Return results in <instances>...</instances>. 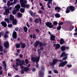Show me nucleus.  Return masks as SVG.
Returning a JSON list of instances; mask_svg holds the SVG:
<instances>
[{"mask_svg": "<svg viewBox=\"0 0 77 77\" xmlns=\"http://www.w3.org/2000/svg\"><path fill=\"white\" fill-rule=\"evenodd\" d=\"M38 45L40 46V50L42 51L44 50V48L42 47V46L45 47L46 46V43L45 42L42 43L41 42H39V41H36L35 42V45H34V47H37L38 46Z\"/></svg>", "mask_w": 77, "mask_h": 77, "instance_id": "f257e3e1", "label": "nucleus"}, {"mask_svg": "<svg viewBox=\"0 0 77 77\" xmlns=\"http://www.w3.org/2000/svg\"><path fill=\"white\" fill-rule=\"evenodd\" d=\"M58 62H63V60H59L57 59H54L52 63H49L50 66H53V67L55 65H56Z\"/></svg>", "mask_w": 77, "mask_h": 77, "instance_id": "f03ea898", "label": "nucleus"}, {"mask_svg": "<svg viewBox=\"0 0 77 77\" xmlns=\"http://www.w3.org/2000/svg\"><path fill=\"white\" fill-rule=\"evenodd\" d=\"M15 10H14L12 11V14L14 15H15L17 14V11H19L20 9L21 8V7L19 4L15 6Z\"/></svg>", "mask_w": 77, "mask_h": 77, "instance_id": "7ed1b4c3", "label": "nucleus"}, {"mask_svg": "<svg viewBox=\"0 0 77 77\" xmlns=\"http://www.w3.org/2000/svg\"><path fill=\"white\" fill-rule=\"evenodd\" d=\"M68 54L65 53V52H63L61 53V54L60 55V57H62L64 56V57H63L62 59V60H63H63H66L67 59V56H68Z\"/></svg>", "mask_w": 77, "mask_h": 77, "instance_id": "20e7f679", "label": "nucleus"}, {"mask_svg": "<svg viewBox=\"0 0 77 77\" xmlns=\"http://www.w3.org/2000/svg\"><path fill=\"white\" fill-rule=\"evenodd\" d=\"M31 60H32L33 62H36L35 63L36 64V65L35 66L36 68H38L39 67V65H38V63L39 62V60L31 58Z\"/></svg>", "mask_w": 77, "mask_h": 77, "instance_id": "39448f33", "label": "nucleus"}, {"mask_svg": "<svg viewBox=\"0 0 77 77\" xmlns=\"http://www.w3.org/2000/svg\"><path fill=\"white\" fill-rule=\"evenodd\" d=\"M62 62L60 63V64H59L58 66V67H62V68H63V67H64V66L66 65L67 63H68V62H67V61H66Z\"/></svg>", "mask_w": 77, "mask_h": 77, "instance_id": "423d86ee", "label": "nucleus"}, {"mask_svg": "<svg viewBox=\"0 0 77 77\" xmlns=\"http://www.w3.org/2000/svg\"><path fill=\"white\" fill-rule=\"evenodd\" d=\"M45 25L47 27H49V28H53V27L54 26V25H53L52 24V23L49 22H47L45 23Z\"/></svg>", "mask_w": 77, "mask_h": 77, "instance_id": "0eeeda50", "label": "nucleus"}, {"mask_svg": "<svg viewBox=\"0 0 77 77\" xmlns=\"http://www.w3.org/2000/svg\"><path fill=\"white\" fill-rule=\"evenodd\" d=\"M21 7L23 8L25 5L27 4V1L25 0H20Z\"/></svg>", "mask_w": 77, "mask_h": 77, "instance_id": "6e6552de", "label": "nucleus"}, {"mask_svg": "<svg viewBox=\"0 0 77 77\" xmlns=\"http://www.w3.org/2000/svg\"><path fill=\"white\" fill-rule=\"evenodd\" d=\"M16 64L15 65L14 64L13 65V68H14V69H15V70H18L17 68H18V66L20 65V64H19L18 62H16Z\"/></svg>", "mask_w": 77, "mask_h": 77, "instance_id": "1a4fd4ad", "label": "nucleus"}, {"mask_svg": "<svg viewBox=\"0 0 77 77\" xmlns=\"http://www.w3.org/2000/svg\"><path fill=\"white\" fill-rule=\"evenodd\" d=\"M12 36L13 39H17V33L16 32L14 31L13 32Z\"/></svg>", "mask_w": 77, "mask_h": 77, "instance_id": "9d476101", "label": "nucleus"}, {"mask_svg": "<svg viewBox=\"0 0 77 77\" xmlns=\"http://www.w3.org/2000/svg\"><path fill=\"white\" fill-rule=\"evenodd\" d=\"M55 10L56 11V12H57L58 13L60 12V11L62 10V8H60L59 7L57 6L54 8Z\"/></svg>", "mask_w": 77, "mask_h": 77, "instance_id": "9b49d317", "label": "nucleus"}, {"mask_svg": "<svg viewBox=\"0 0 77 77\" xmlns=\"http://www.w3.org/2000/svg\"><path fill=\"white\" fill-rule=\"evenodd\" d=\"M38 74L40 77H43L44 76V73L42 70H40L39 71Z\"/></svg>", "mask_w": 77, "mask_h": 77, "instance_id": "f8f14e48", "label": "nucleus"}, {"mask_svg": "<svg viewBox=\"0 0 77 77\" xmlns=\"http://www.w3.org/2000/svg\"><path fill=\"white\" fill-rule=\"evenodd\" d=\"M68 7L71 12H73V11H74L75 9V7H74L73 6L71 5L70 6H68Z\"/></svg>", "mask_w": 77, "mask_h": 77, "instance_id": "ddd939ff", "label": "nucleus"}, {"mask_svg": "<svg viewBox=\"0 0 77 77\" xmlns=\"http://www.w3.org/2000/svg\"><path fill=\"white\" fill-rule=\"evenodd\" d=\"M4 46L6 48H9V43L8 42H5L4 43Z\"/></svg>", "mask_w": 77, "mask_h": 77, "instance_id": "4468645a", "label": "nucleus"}, {"mask_svg": "<svg viewBox=\"0 0 77 77\" xmlns=\"http://www.w3.org/2000/svg\"><path fill=\"white\" fill-rule=\"evenodd\" d=\"M50 39L51 41H56V39H55V36L53 35H51Z\"/></svg>", "mask_w": 77, "mask_h": 77, "instance_id": "2eb2a0df", "label": "nucleus"}, {"mask_svg": "<svg viewBox=\"0 0 77 77\" xmlns=\"http://www.w3.org/2000/svg\"><path fill=\"white\" fill-rule=\"evenodd\" d=\"M41 51H40V52H38V57L35 58L34 57H32L31 58H32L33 59H38L40 60V54H41Z\"/></svg>", "mask_w": 77, "mask_h": 77, "instance_id": "dca6fc26", "label": "nucleus"}, {"mask_svg": "<svg viewBox=\"0 0 77 77\" xmlns=\"http://www.w3.org/2000/svg\"><path fill=\"white\" fill-rule=\"evenodd\" d=\"M59 42L61 45H62L63 44H65V41L62 38H60V40H59Z\"/></svg>", "mask_w": 77, "mask_h": 77, "instance_id": "f3484780", "label": "nucleus"}, {"mask_svg": "<svg viewBox=\"0 0 77 77\" xmlns=\"http://www.w3.org/2000/svg\"><path fill=\"white\" fill-rule=\"evenodd\" d=\"M60 49L62 51H65L66 50V47L63 46L60 47Z\"/></svg>", "mask_w": 77, "mask_h": 77, "instance_id": "a211bd4d", "label": "nucleus"}, {"mask_svg": "<svg viewBox=\"0 0 77 77\" xmlns=\"http://www.w3.org/2000/svg\"><path fill=\"white\" fill-rule=\"evenodd\" d=\"M12 21V23L13 25H15L16 26V25L17 24V19H15Z\"/></svg>", "mask_w": 77, "mask_h": 77, "instance_id": "6ab92c4d", "label": "nucleus"}, {"mask_svg": "<svg viewBox=\"0 0 77 77\" xmlns=\"http://www.w3.org/2000/svg\"><path fill=\"white\" fill-rule=\"evenodd\" d=\"M1 24L2 26H3V27H7V24L6 22L5 21L2 22Z\"/></svg>", "mask_w": 77, "mask_h": 77, "instance_id": "aec40b11", "label": "nucleus"}, {"mask_svg": "<svg viewBox=\"0 0 77 77\" xmlns=\"http://www.w3.org/2000/svg\"><path fill=\"white\" fill-rule=\"evenodd\" d=\"M7 5L8 8H9L10 6H12V5H13V3L11 2L10 1H8L7 2Z\"/></svg>", "mask_w": 77, "mask_h": 77, "instance_id": "412c9836", "label": "nucleus"}, {"mask_svg": "<svg viewBox=\"0 0 77 77\" xmlns=\"http://www.w3.org/2000/svg\"><path fill=\"white\" fill-rule=\"evenodd\" d=\"M2 64H4V68L5 69V70L6 71V69H7V66H6V61H3L2 62Z\"/></svg>", "mask_w": 77, "mask_h": 77, "instance_id": "4be33fe9", "label": "nucleus"}, {"mask_svg": "<svg viewBox=\"0 0 77 77\" xmlns=\"http://www.w3.org/2000/svg\"><path fill=\"white\" fill-rule=\"evenodd\" d=\"M9 19L11 21H13L15 19H14V16L12 15L11 14L10 15Z\"/></svg>", "mask_w": 77, "mask_h": 77, "instance_id": "5701e85b", "label": "nucleus"}, {"mask_svg": "<svg viewBox=\"0 0 77 77\" xmlns=\"http://www.w3.org/2000/svg\"><path fill=\"white\" fill-rule=\"evenodd\" d=\"M60 47V44H57V45H56L55 46L56 50H57V49H58V48H59Z\"/></svg>", "mask_w": 77, "mask_h": 77, "instance_id": "b1692460", "label": "nucleus"}, {"mask_svg": "<svg viewBox=\"0 0 77 77\" xmlns=\"http://www.w3.org/2000/svg\"><path fill=\"white\" fill-rule=\"evenodd\" d=\"M70 9L69 8V7H67L66 8V14H68V13H69V12H70Z\"/></svg>", "mask_w": 77, "mask_h": 77, "instance_id": "393cba45", "label": "nucleus"}, {"mask_svg": "<svg viewBox=\"0 0 77 77\" xmlns=\"http://www.w3.org/2000/svg\"><path fill=\"white\" fill-rule=\"evenodd\" d=\"M29 7H30V5H25L22 8H26V9H28V8H29Z\"/></svg>", "mask_w": 77, "mask_h": 77, "instance_id": "a878e982", "label": "nucleus"}, {"mask_svg": "<svg viewBox=\"0 0 77 77\" xmlns=\"http://www.w3.org/2000/svg\"><path fill=\"white\" fill-rule=\"evenodd\" d=\"M26 44L24 43H23L22 45H21V48H24L26 47Z\"/></svg>", "mask_w": 77, "mask_h": 77, "instance_id": "bb28decb", "label": "nucleus"}, {"mask_svg": "<svg viewBox=\"0 0 77 77\" xmlns=\"http://www.w3.org/2000/svg\"><path fill=\"white\" fill-rule=\"evenodd\" d=\"M55 16L56 17V18H60V14L58 13L56 14L55 15Z\"/></svg>", "mask_w": 77, "mask_h": 77, "instance_id": "cd10ccee", "label": "nucleus"}, {"mask_svg": "<svg viewBox=\"0 0 77 77\" xmlns=\"http://www.w3.org/2000/svg\"><path fill=\"white\" fill-rule=\"evenodd\" d=\"M16 47L17 48H20L21 47V45H20L19 44V43H18L16 45Z\"/></svg>", "mask_w": 77, "mask_h": 77, "instance_id": "c85d7f7f", "label": "nucleus"}, {"mask_svg": "<svg viewBox=\"0 0 77 77\" xmlns=\"http://www.w3.org/2000/svg\"><path fill=\"white\" fill-rule=\"evenodd\" d=\"M53 23L54 26H57L58 24V23L57 21H54L53 22Z\"/></svg>", "mask_w": 77, "mask_h": 77, "instance_id": "c756f323", "label": "nucleus"}, {"mask_svg": "<svg viewBox=\"0 0 77 77\" xmlns=\"http://www.w3.org/2000/svg\"><path fill=\"white\" fill-rule=\"evenodd\" d=\"M5 12L6 15H8V13H9V10L8 9H6L5 11Z\"/></svg>", "mask_w": 77, "mask_h": 77, "instance_id": "7c9ffc66", "label": "nucleus"}, {"mask_svg": "<svg viewBox=\"0 0 77 77\" xmlns=\"http://www.w3.org/2000/svg\"><path fill=\"white\" fill-rule=\"evenodd\" d=\"M23 29L24 30L25 32H27V27L26 26H23Z\"/></svg>", "mask_w": 77, "mask_h": 77, "instance_id": "2f4dec72", "label": "nucleus"}, {"mask_svg": "<svg viewBox=\"0 0 77 77\" xmlns=\"http://www.w3.org/2000/svg\"><path fill=\"white\" fill-rule=\"evenodd\" d=\"M20 12H21V13H24V12H25L24 8H21L20 9Z\"/></svg>", "mask_w": 77, "mask_h": 77, "instance_id": "473e14b6", "label": "nucleus"}, {"mask_svg": "<svg viewBox=\"0 0 77 77\" xmlns=\"http://www.w3.org/2000/svg\"><path fill=\"white\" fill-rule=\"evenodd\" d=\"M74 28V26L73 25L71 26L70 27L69 31H71L72 29Z\"/></svg>", "mask_w": 77, "mask_h": 77, "instance_id": "72a5a7b5", "label": "nucleus"}, {"mask_svg": "<svg viewBox=\"0 0 77 77\" xmlns=\"http://www.w3.org/2000/svg\"><path fill=\"white\" fill-rule=\"evenodd\" d=\"M29 69V68L28 67H25L24 68V71H27Z\"/></svg>", "mask_w": 77, "mask_h": 77, "instance_id": "f704fd0d", "label": "nucleus"}, {"mask_svg": "<svg viewBox=\"0 0 77 77\" xmlns=\"http://www.w3.org/2000/svg\"><path fill=\"white\" fill-rule=\"evenodd\" d=\"M62 29V27L60 26H59L57 27V30H58L59 31H60V30Z\"/></svg>", "mask_w": 77, "mask_h": 77, "instance_id": "c9c22d12", "label": "nucleus"}, {"mask_svg": "<svg viewBox=\"0 0 77 77\" xmlns=\"http://www.w3.org/2000/svg\"><path fill=\"white\" fill-rule=\"evenodd\" d=\"M35 23L38 24L39 23V19L38 18H36L35 20Z\"/></svg>", "mask_w": 77, "mask_h": 77, "instance_id": "e433bc0d", "label": "nucleus"}, {"mask_svg": "<svg viewBox=\"0 0 77 77\" xmlns=\"http://www.w3.org/2000/svg\"><path fill=\"white\" fill-rule=\"evenodd\" d=\"M4 20L5 22H7L8 23H9V19L5 18Z\"/></svg>", "mask_w": 77, "mask_h": 77, "instance_id": "4c0bfd02", "label": "nucleus"}, {"mask_svg": "<svg viewBox=\"0 0 77 77\" xmlns=\"http://www.w3.org/2000/svg\"><path fill=\"white\" fill-rule=\"evenodd\" d=\"M25 62L26 64H28V63H29V60L27 59H26L25 60Z\"/></svg>", "mask_w": 77, "mask_h": 77, "instance_id": "58836bf2", "label": "nucleus"}, {"mask_svg": "<svg viewBox=\"0 0 77 77\" xmlns=\"http://www.w3.org/2000/svg\"><path fill=\"white\" fill-rule=\"evenodd\" d=\"M17 16L18 17H22V14H21L20 12H19Z\"/></svg>", "mask_w": 77, "mask_h": 77, "instance_id": "ea45409f", "label": "nucleus"}, {"mask_svg": "<svg viewBox=\"0 0 77 77\" xmlns=\"http://www.w3.org/2000/svg\"><path fill=\"white\" fill-rule=\"evenodd\" d=\"M35 30L37 33H39V32H40V30L38 29H36Z\"/></svg>", "mask_w": 77, "mask_h": 77, "instance_id": "a19ab883", "label": "nucleus"}, {"mask_svg": "<svg viewBox=\"0 0 77 77\" xmlns=\"http://www.w3.org/2000/svg\"><path fill=\"white\" fill-rule=\"evenodd\" d=\"M16 61L17 62H19V63L21 62V61L19 59H16Z\"/></svg>", "mask_w": 77, "mask_h": 77, "instance_id": "79ce46f5", "label": "nucleus"}, {"mask_svg": "<svg viewBox=\"0 0 77 77\" xmlns=\"http://www.w3.org/2000/svg\"><path fill=\"white\" fill-rule=\"evenodd\" d=\"M41 70L43 71H45V67H44V66H42L41 67Z\"/></svg>", "mask_w": 77, "mask_h": 77, "instance_id": "37998d69", "label": "nucleus"}, {"mask_svg": "<svg viewBox=\"0 0 77 77\" xmlns=\"http://www.w3.org/2000/svg\"><path fill=\"white\" fill-rule=\"evenodd\" d=\"M63 24V23L61 22L59 23H58V24L59 26H62Z\"/></svg>", "mask_w": 77, "mask_h": 77, "instance_id": "c03bdc74", "label": "nucleus"}, {"mask_svg": "<svg viewBox=\"0 0 77 77\" xmlns=\"http://www.w3.org/2000/svg\"><path fill=\"white\" fill-rule=\"evenodd\" d=\"M4 37L5 38H8V35L5 34L4 35Z\"/></svg>", "mask_w": 77, "mask_h": 77, "instance_id": "a18cd8bd", "label": "nucleus"}, {"mask_svg": "<svg viewBox=\"0 0 77 77\" xmlns=\"http://www.w3.org/2000/svg\"><path fill=\"white\" fill-rule=\"evenodd\" d=\"M28 12H29V14H30L31 15H32V13H33V11H29Z\"/></svg>", "mask_w": 77, "mask_h": 77, "instance_id": "49530a36", "label": "nucleus"}, {"mask_svg": "<svg viewBox=\"0 0 77 77\" xmlns=\"http://www.w3.org/2000/svg\"><path fill=\"white\" fill-rule=\"evenodd\" d=\"M48 4H50V3H51L53 0H48Z\"/></svg>", "mask_w": 77, "mask_h": 77, "instance_id": "de8ad7c7", "label": "nucleus"}, {"mask_svg": "<svg viewBox=\"0 0 77 77\" xmlns=\"http://www.w3.org/2000/svg\"><path fill=\"white\" fill-rule=\"evenodd\" d=\"M54 72L55 74H57V73H58V72L57 71V70H54Z\"/></svg>", "mask_w": 77, "mask_h": 77, "instance_id": "09e8293b", "label": "nucleus"}, {"mask_svg": "<svg viewBox=\"0 0 77 77\" xmlns=\"http://www.w3.org/2000/svg\"><path fill=\"white\" fill-rule=\"evenodd\" d=\"M39 23L40 24H41V23H42V20H41V18L39 17Z\"/></svg>", "mask_w": 77, "mask_h": 77, "instance_id": "8fccbe9b", "label": "nucleus"}, {"mask_svg": "<svg viewBox=\"0 0 77 77\" xmlns=\"http://www.w3.org/2000/svg\"><path fill=\"white\" fill-rule=\"evenodd\" d=\"M12 24H9L8 25V27H12Z\"/></svg>", "mask_w": 77, "mask_h": 77, "instance_id": "3c124183", "label": "nucleus"}, {"mask_svg": "<svg viewBox=\"0 0 77 77\" xmlns=\"http://www.w3.org/2000/svg\"><path fill=\"white\" fill-rule=\"evenodd\" d=\"M36 35H35V34H34L33 35V39H35V38H36Z\"/></svg>", "mask_w": 77, "mask_h": 77, "instance_id": "603ef678", "label": "nucleus"}, {"mask_svg": "<svg viewBox=\"0 0 77 77\" xmlns=\"http://www.w3.org/2000/svg\"><path fill=\"white\" fill-rule=\"evenodd\" d=\"M17 2V0H14L13 3V4H15Z\"/></svg>", "mask_w": 77, "mask_h": 77, "instance_id": "864d4df0", "label": "nucleus"}, {"mask_svg": "<svg viewBox=\"0 0 77 77\" xmlns=\"http://www.w3.org/2000/svg\"><path fill=\"white\" fill-rule=\"evenodd\" d=\"M3 46L2 45H0V51L2 49H3V48L2 47Z\"/></svg>", "mask_w": 77, "mask_h": 77, "instance_id": "5fc2aeb1", "label": "nucleus"}, {"mask_svg": "<svg viewBox=\"0 0 77 77\" xmlns=\"http://www.w3.org/2000/svg\"><path fill=\"white\" fill-rule=\"evenodd\" d=\"M41 9H42V10L44 11V6H42L41 7Z\"/></svg>", "mask_w": 77, "mask_h": 77, "instance_id": "6e6d98bb", "label": "nucleus"}, {"mask_svg": "<svg viewBox=\"0 0 77 77\" xmlns=\"http://www.w3.org/2000/svg\"><path fill=\"white\" fill-rule=\"evenodd\" d=\"M19 57L20 58H22L23 57V54H20L19 55Z\"/></svg>", "mask_w": 77, "mask_h": 77, "instance_id": "4d7b16f0", "label": "nucleus"}, {"mask_svg": "<svg viewBox=\"0 0 77 77\" xmlns=\"http://www.w3.org/2000/svg\"><path fill=\"white\" fill-rule=\"evenodd\" d=\"M15 30L16 32L17 31H18V27H17L15 29H14Z\"/></svg>", "mask_w": 77, "mask_h": 77, "instance_id": "13d9d810", "label": "nucleus"}, {"mask_svg": "<svg viewBox=\"0 0 77 77\" xmlns=\"http://www.w3.org/2000/svg\"><path fill=\"white\" fill-rule=\"evenodd\" d=\"M47 7L48 8H49V9H50V8H51V6H50V5L49 4L48 5Z\"/></svg>", "mask_w": 77, "mask_h": 77, "instance_id": "bf43d9fd", "label": "nucleus"}, {"mask_svg": "<svg viewBox=\"0 0 77 77\" xmlns=\"http://www.w3.org/2000/svg\"><path fill=\"white\" fill-rule=\"evenodd\" d=\"M67 66L69 68H71L72 66V65L71 64L70 65H67Z\"/></svg>", "mask_w": 77, "mask_h": 77, "instance_id": "052dcab7", "label": "nucleus"}, {"mask_svg": "<svg viewBox=\"0 0 77 77\" xmlns=\"http://www.w3.org/2000/svg\"><path fill=\"white\" fill-rule=\"evenodd\" d=\"M26 26L28 27H30V25H29V24L28 22H27V23H26Z\"/></svg>", "mask_w": 77, "mask_h": 77, "instance_id": "680f3d73", "label": "nucleus"}, {"mask_svg": "<svg viewBox=\"0 0 77 77\" xmlns=\"http://www.w3.org/2000/svg\"><path fill=\"white\" fill-rule=\"evenodd\" d=\"M20 73L21 74H24V70H21L20 71Z\"/></svg>", "mask_w": 77, "mask_h": 77, "instance_id": "e2e57ef3", "label": "nucleus"}, {"mask_svg": "<svg viewBox=\"0 0 77 77\" xmlns=\"http://www.w3.org/2000/svg\"><path fill=\"white\" fill-rule=\"evenodd\" d=\"M38 12L40 13V14H42V11L39 10Z\"/></svg>", "mask_w": 77, "mask_h": 77, "instance_id": "0e129e2a", "label": "nucleus"}, {"mask_svg": "<svg viewBox=\"0 0 77 77\" xmlns=\"http://www.w3.org/2000/svg\"><path fill=\"white\" fill-rule=\"evenodd\" d=\"M69 47H66V50H69Z\"/></svg>", "mask_w": 77, "mask_h": 77, "instance_id": "69168bd1", "label": "nucleus"}, {"mask_svg": "<svg viewBox=\"0 0 77 77\" xmlns=\"http://www.w3.org/2000/svg\"><path fill=\"white\" fill-rule=\"evenodd\" d=\"M3 74V71H0V75H2Z\"/></svg>", "mask_w": 77, "mask_h": 77, "instance_id": "338daca9", "label": "nucleus"}, {"mask_svg": "<svg viewBox=\"0 0 77 77\" xmlns=\"http://www.w3.org/2000/svg\"><path fill=\"white\" fill-rule=\"evenodd\" d=\"M31 16H32V17H35V14H33V13H32V14L31 15Z\"/></svg>", "mask_w": 77, "mask_h": 77, "instance_id": "774afa93", "label": "nucleus"}]
</instances>
